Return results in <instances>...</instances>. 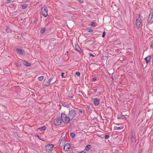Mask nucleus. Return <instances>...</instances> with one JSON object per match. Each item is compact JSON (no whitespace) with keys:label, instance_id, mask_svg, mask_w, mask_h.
<instances>
[{"label":"nucleus","instance_id":"f257e3e1","mask_svg":"<svg viewBox=\"0 0 153 153\" xmlns=\"http://www.w3.org/2000/svg\"><path fill=\"white\" fill-rule=\"evenodd\" d=\"M61 118L62 119V122L65 124H68L70 123L71 120L68 116L65 113H62L61 114Z\"/></svg>","mask_w":153,"mask_h":153},{"label":"nucleus","instance_id":"f03ea898","mask_svg":"<svg viewBox=\"0 0 153 153\" xmlns=\"http://www.w3.org/2000/svg\"><path fill=\"white\" fill-rule=\"evenodd\" d=\"M68 115L71 121L75 120L77 118V114L75 110H70Z\"/></svg>","mask_w":153,"mask_h":153},{"label":"nucleus","instance_id":"7ed1b4c3","mask_svg":"<svg viewBox=\"0 0 153 153\" xmlns=\"http://www.w3.org/2000/svg\"><path fill=\"white\" fill-rule=\"evenodd\" d=\"M142 17L140 15H137L136 17V24L137 27L139 28L142 22Z\"/></svg>","mask_w":153,"mask_h":153},{"label":"nucleus","instance_id":"20e7f679","mask_svg":"<svg viewBox=\"0 0 153 153\" xmlns=\"http://www.w3.org/2000/svg\"><path fill=\"white\" fill-rule=\"evenodd\" d=\"M42 14L45 17L48 16V9L46 6H44L41 9Z\"/></svg>","mask_w":153,"mask_h":153},{"label":"nucleus","instance_id":"39448f33","mask_svg":"<svg viewBox=\"0 0 153 153\" xmlns=\"http://www.w3.org/2000/svg\"><path fill=\"white\" fill-rule=\"evenodd\" d=\"M62 122L61 117H58L54 120L53 123L55 126H59L61 124Z\"/></svg>","mask_w":153,"mask_h":153},{"label":"nucleus","instance_id":"423d86ee","mask_svg":"<svg viewBox=\"0 0 153 153\" xmlns=\"http://www.w3.org/2000/svg\"><path fill=\"white\" fill-rule=\"evenodd\" d=\"M53 146L52 144H48L46 146L45 149L46 151L48 152L52 151L53 149Z\"/></svg>","mask_w":153,"mask_h":153},{"label":"nucleus","instance_id":"0eeeda50","mask_svg":"<svg viewBox=\"0 0 153 153\" xmlns=\"http://www.w3.org/2000/svg\"><path fill=\"white\" fill-rule=\"evenodd\" d=\"M70 148V144L69 143L66 144L64 147V149L65 151H68Z\"/></svg>","mask_w":153,"mask_h":153},{"label":"nucleus","instance_id":"6e6552de","mask_svg":"<svg viewBox=\"0 0 153 153\" xmlns=\"http://www.w3.org/2000/svg\"><path fill=\"white\" fill-rule=\"evenodd\" d=\"M153 16V12H151L150 14L149 15V17L148 18L147 21L148 22H150L152 20Z\"/></svg>","mask_w":153,"mask_h":153},{"label":"nucleus","instance_id":"1a4fd4ad","mask_svg":"<svg viewBox=\"0 0 153 153\" xmlns=\"http://www.w3.org/2000/svg\"><path fill=\"white\" fill-rule=\"evenodd\" d=\"M17 51L19 53L21 54H23L25 53L24 50L22 49H18Z\"/></svg>","mask_w":153,"mask_h":153},{"label":"nucleus","instance_id":"9d476101","mask_svg":"<svg viewBox=\"0 0 153 153\" xmlns=\"http://www.w3.org/2000/svg\"><path fill=\"white\" fill-rule=\"evenodd\" d=\"M151 56H149L145 58V60L146 61V63H148L150 60Z\"/></svg>","mask_w":153,"mask_h":153},{"label":"nucleus","instance_id":"9b49d317","mask_svg":"<svg viewBox=\"0 0 153 153\" xmlns=\"http://www.w3.org/2000/svg\"><path fill=\"white\" fill-rule=\"evenodd\" d=\"M94 102L95 105H97L100 103V102L99 100H97L96 98L94 99Z\"/></svg>","mask_w":153,"mask_h":153},{"label":"nucleus","instance_id":"f8f14e48","mask_svg":"<svg viewBox=\"0 0 153 153\" xmlns=\"http://www.w3.org/2000/svg\"><path fill=\"white\" fill-rule=\"evenodd\" d=\"M46 129V127L45 126H44L42 127H39V131H44Z\"/></svg>","mask_w":153,"mask_h":153},{"label":"nucleus","instance_id":"ddd939ff","mask_svg":"<svg viewBox=\"0 0 153 153\" xmlns=\"http://www.w3.org/2000/svg\"><path fill=\"white\" fill-rule=\"evenodd\" d=\"M75 49L78 51H80L81 50L79 46L78 45H75Z\"/></svg>","mask_w":153,"mask_h":153},{"label":"nucleus","instance_id":"4468645a","mask_svg":"<svg viewBox=\"0 0 153 153\" xmlns=\"http://www.w3.org/2000/svg\"><path fill=\"white\" fill-rule=\"evenodd\" d=\"M44 81L45 82L44 83V84L45 85L48 86L50 85V83L48 81L46 82L45 81V79Z\"/></svg>","mask_w":153,"mask_h":153},{"label":"nucleus","instance_id":"2eb2a0df","mask_svg":"<svg viewBox=\"0 0 153 153\" xmlns=\"http://www.w3.org/2000/svg\"><path fill=\"white\" fill-rule=\"evenodd\" d=\"M130 138L131 143L133 142L134 140V137L133 135L132 134L130 136Z\"/></svg>","mask_w":153,"mask_h":153},{"label":"nucleus","instance_id":"dca6fc26","mask_svg":"<svg viewBox=\"0 0 153 153\" xmlns=\"http://www.w3.org/2000/svg\"><path fill=\"white\" fill-rule=\"evenodd\" d=\"M23 64L27 66H29L30 65V63H29L25 61L23 62Z\"/></svg>","mask_w":153,"mask_h":153},{"label":"nucleus","instance_id":"f3484780","mask_svg":"<svg viewBox=\"0 0 153 153\" xmlns=\"http://www.w3.org/2000/svg\"><path fill=\"white\" fill-rule=\"evenodd\" d=\"M91 147V145H88L85 147V149L86 150H88Z\"/></svg>","mask_w":153,"mask_h":153},{"label":"nucleus","instance_id":"a211bd4d","mask_svg":"<svg viewBox=\"0 0 153 153\" xmlns=\"http://www.w3.org/2000/svg\"><path fill=\"white\" fill-rule=\"evenodd\" d=\"M65 140V137H64L63 138H62V139L61 141L60 145V146H61V143H62V144H64Z\"/></svg>","mask_w":153,"mask_h":153},{"label":"nucleus","instance_id":"6ab92c4d","mask_svg":"<svg viewBox=\"0 0 153 153\" xmlns=\"http://www.w3.org/2000/svg\"><path fill=\"white\" fill-rule=\"evenodd\" d=\"M118 118L124 119H126L127 118H126V117H125L123 115H121V116H120L119 117H118Z\"/></svg>","mask_w":153,"mask_h":153},{"label":"nucleus","instance_id":"aec40b11","mask_svg":"<svg viewBox=\"0 0 153 153\" xmlns=\"http://www.w3.org/2000/svg\"><path fill=\"white\" fill-rule=\"evenodd\" d=\"M70 136L72 138H74L75 137V134L73 133H71L70 134Z\"/></svg>","mask_w":153,"mask_h":153},{"label":"nucleus","instance_id":"412c9836","mask_svg":"<svg viewBox=\"0 0 153 153\" xmlns=\"http://www.w3.org/2000/svg\"><path fill=\"white\" fill-rule=\"evenodd\" d=\"M45 27L42 28L40 30L41 33H42L44 32L45 31Z\"/></svg>","mask_w":153,"mask_h":153},{"label":"nucleus","instance_id":"4be33fe9","mask_svg":"<svg viewBox=\"0 0 153 153\" xmlns=\"http://www.w3.org/2000/svg\"><path fill=\"white\" fill-rule=\"evenodd\" d=\"M27 6V5L26 4H24L22 6V8L23 9L25 8Z\"/></svg>","mask_w":153,"mask_h":153},{"label":"nucleus","instance_id":"5701e85b","mask_svg":"<svg viewBox=\"0 0 153 153\" xmlns=\"http://www.w3.org/2000/svg\"><path fill=\"white\" fill-rule=\"evenodd\" d=\"M13 135L15 136L17 138L18 137H19L18 135L17 134V133L15 132H13Z\"/></svg>","mask_w":153,"mask_h":153},{"label":"nucleus","instance_id":"b1692460","mask_svg":"<svg viewBox=\"0 0 153 153\" xmlns=\"http://www.w3.org/2000/svg\"><path fill=\"white\" fill-rule=\"evenodd\" d=\"M44 76H39V80H41L44 79Z\"/></svg>","mask_w":153,"mask_h":153},{"label":"nucleus","instance_id":"393cba45","mask_svg":"<svg viewBox=\"0 0 153 153\" xmlns=\"http://www.w3.org/2000/svg\"><path fill=\"white\" fill-rule=\"evenodd\" d=\"M76 74L78 76H79L80 75V74L79 72H76Z\"/></svg>","mask_w":153,"mask_h":153},{"label":"nucleus","instance_id":"a878e982","mask_svg":"<svg viewBox=\"0 0 153 153\" xmlns=\"http://www.w3.org/2000/svg\"><path fill=\"white\" fill-rule=\"evenodd\" d=\"M123 128V127H122V126H120V127H117V130H120V129H122Z\"/></svg>","mask_w":153,"mask_h":153},{"label":"nucleus","instance_id":"bb28decb","mask_svg":"<svg viewBox=\"0 0 153 153\" xmlns=\"http://www.w3.org/2000/svg\"><path fill=\"white\" fill-rule=\"evenodd\" d=\"M95 25V22H92L91 24L92 26L94 27Z\"/></svg>","mask_w":153,"mask_h":153},{"label":"nucleus","instance_id":"cd10ccee","mask_svg":"<svg viewBox=\"0 0 153 153\" xmlns=\"http://www.w3.org/2000/svg\"><path fill=\"white\" fill-rule=\"evenodd\" d=\"M93 30L91 29H90L88 30V32L90 33H92L93 32Z\"/></svg>","mask_w":153,"mask_h":153},{"label":"nucleus","instance_id":"c85d7f7f","mask_svg":"<svg viewBox=\"0 0 153 153\" xmlns=\"http://www.w3.org/2000/svg\"><path fill=\"white\" fill-rule=\"evenodd\" d=\"M97 79V78L96 77H94V78L92 79V81H95Z\"/></svg>","mask_w":153,"mask_h":153},{"label":"nucleus","instance_id":"c756f323","mask_svg":"<svg viewBox=\"0 0 153 153\" xmlns=\"http://www.w3.org/2000/svg\"><path fill=\"white\" fill-rule=\"evenodd\" d=\"M105 31L103 32V33H102V36L103 37H104L105 36Z\"/></svg>","mask_w":153,"mask_h":153},{"label":"nucleus","instance_id":"7c9ffc66","mask_svg":"<svg viewBox=\"0 0 153 153\" xmlns=\"http://www.w3.org/2000/svg\"><path fill=\"white\" fill-rule=\"evenodd\" d=\"M6 31L7 33H9L10 32V30L8 28H7L6 30Z\"/></svg>","mask_w":153,"mask_h":153},{"label":"nucleus","instance_id":"2f4dec72","mask_svg":"<svg viewBox=\"0 0 153 153\" xmlns=\"http://www.w3.org/2000/svg\"><path fill=\"white\" fill-rule=\"evenodd\" d=\"M53 79L52 78H50V79H49L48 81L51 83V82L52 81Z\"/></svg>","mask_w":153,"mask_h":153},{"label":"nucleus","instance_id":"473e14b6","mask_svg":"<svg viewBox=\"0 0 153 153\" xmlns=\"http://www.w3.org/2000/svg\"><path fill=\"white\" fill-rule=\"evenodd\" d=\"M64 73H61V76H62V78H64V77H65L64 76Z\"/></svg>","mask_w":153,"mask_h":153},{"label":"nucleus","instance_id":"72a5a7b5","mask_svg":"<svg viewBox=\"0 0 153 153\" xmlns=\"http://www.w3.org/2000/svg\"><path fill=\"white\" fill-rule=\"evenodd\" d=\"M12 1V0H7V3H10Z\"/></svg>","mask_w":153,"mask_h":153},{"label":"nucleus","instance_id":"f704fd0d","mask_svg":"<svg viewBox=\"0 0 153 153\" xmlns=\"http://www.w3.org/2000/svg\"><path fill=\"white\" fill-rule=\"evenodd\" d=\"M89 55L90 56H91L92 57H94L95 56L94 55H93L92 54H91V53Z\"/></svg>","mask_w":153,"mask_h":153},{"label":"nucleus","instance_id":"c9c22d12","mask_svg":"<svg viewBox=\"0 0 153 153\" xmlns=\"http://www.w3.org/2000/svg\"><path fill=\"white\" fill-rule=\"evenodd\" d=\"M79 1L81 3L82 2H83V0H79Z\"/></svg>","mask_w":153,"mask_h":153},{"label":"nucleus","instance_id":"e433bc0d","mask_svg":"<svg viewBox=\"0 0 153 153\" xmlns=\"http://www.w3.org/2000/svg\"><path fill=\"white\" fill-rule=\"evenodd\" d=\"M42 126V125H39V127H42V126Z\"/></svg>","mask_w":153,"mask_h":153},{"label":"nucleus","instance_id":"4c0bfd02","mask_svg":"<svg viewBox=\"0 0 153 153\" xmlns=\"http://www.w3.org/2000/svg\"><path fill=\"white\" fill-rule=\"evenodd\" d=\"M79 153H85V152H80Z\"/></svg>","mask_w":153,"mask_h":153},{"label":"nucleus","instance_id":"58836bf2","mask_svg":"<svg viewBox=\"0 0 153 153\" xmlns=\"http://www.w3.org/2000/svg\"><path fill=\"white\" fill-rule=\"evenodd\" d=\"M108 136H107V137H105V138L106 139H107L108 138Z\"/></svg>","mask_w":153,"mask_h":153},{"label":"nucleus","instance_id":"ea45409f","mask_svg":"<svg viewBox=\"0 0 153 153\" xmlns=\"http://www.w3.org/2000/svg\"><path fill=\"white\" fill-rule=\"evenodd\" d=\"M68 53V51H67L66 52V53Z\"/></svg>","mask_w":153,"mask_h":153},{"label":"nucleus","instance_id":"a19ab883","mask_svg":"<svg viewBox=\"0 0 153 153\" xmlns=\"http://www.w3.org/2000/svg\"><path fill=\"white\" fill-rule=\"evenodd\" d=\"M36 136H37V137H38V135H36Z\"/></svg>","mask_w":153,"mask_h":153},{"label":"nucleus","instance_id":"79ce46f5","mask_svg":"<svg viewBox=\"0 0 153 153\" xmlns=\"http://www.w3.org/2000/svg\"><path fill=\"white\" fill-rule=\"evenodd\" d=\"M152 62H153V55Z\"/></svg>","mask_w":153,"mask_h":153},{"label":"nucleus","instance_id":"37998d69","mask_svg":"<svg viewBox=\"0 0 153 153\" xmlns=\"http://www.w3.org/2000/svg\"><path fill=\"white\" fill-rule=\"evenodd\" d=\"M62 143H61V146H62Z\"/></svg>","mask_w":153,"mask_h":153}]
</instances>
